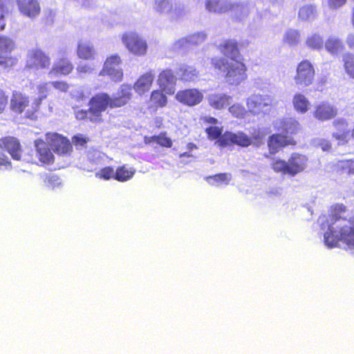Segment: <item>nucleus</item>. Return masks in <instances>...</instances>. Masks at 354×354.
<instances>
[{"label":"nucleus","instance_id":"f257e3e1","mask_svg":"<svg viewBox=\"0 0 354 354\" xmlns=\"http://www.w3.org/2000/svg\"><path fill=\"white\" fill-rule=\"evenodd\" d=\"M318 222L323 231L324 242L326 247L354 249V217L346 218L337 214L322 216Z\"/></svg>","mask_w":354,"mask_h":354},{"label":"nucleus","instance_id":"f03ea898","mask_svg":"<svg viewBox=\"0 0 354 354\" xmlns=\"http://www.w3.org/2000/svg\"><path fill=\"white\" fill-rule=\"evenodd\" d=\"M131 86L128 84H122L115 96L111 97L106 93H99L93 97L89 101L90 118L93 122L102 120V112L107 107L117 108L125 105L131 98Z\"/></svg>","mask_w":354,"mask_h":354},{"label":"nucleus","instance_id":"7ed1b4c3","mask_svg":"<svg viewBox=\"0 0 354 354\" xmlns=\"http://www.w3.org/2000/svg\"><path fill=\"white\" fill-rule=\"evenodd\" d=\"M212 64L220 71L225 82L230 85H240L248 78L247 67L241 59L214 57L212 59Z\"/></svg>","mask_w":354,"mask_h":354},{"label":"nucleus","instance_id":"20e7f679","mask_svg":"<svg viewBox=\"0 0 354 354\" xmlns=\"http://www.w3.org/2000/svg\"><path fill=\"white\" fill-rule=\"evenodd\" d=\"M307 165V157L297 153L291 154L288 161L274 158L271 162V167L275 172L290 176H295L302 172Z\"/></svg>","mask_w":354,"mask_h":354},{"label":"nucleus","instance_id":"39448f33","mask_svg":"<svg viewBox=\"0 0 354 354\" xmlns=\"http://www.w3.org/2000/svg\"><path fill=\"white\" fill-rule=\"evenodd\" d=\"M39 106V101L33 100L30 102L26 95L14 92L10 99V109L17 113H24L26 118H31Z\"/></svg>","mask_w":354,"mask_h":354},{"label":"nucleus","instance_id":"423d86ee","mask_svg":"<svg viewBox=\"0 0 354 354\" xmlns=\"http://www.w3.org/2000/svg\"><path fill=\"white\" fill-rule=\"evenodd\" d=\"M153 9L156 12L165 15L172 20L178 19L186 14L184 6L172 0H154Z\"/></svg>","mask_w":354,"mask_h":354},{"label":"nucleus","instance_id":"0eeeda50","mask_svg":"<svg viewBox=\"0 0 354 354\" xmlns=\"http://www.w3.org/2000/svg\"><path fill=\"white\" fill-rule=\"evenodd\" d=\"M205 8L209 12L223 13L229 10L240 12V18L247 17L249 8L246 5L232 4L228 0H206Z\"/></svg>","mask_w":354,"mask_h":354},{"label":"nucleus","instance_id":"6e6552de","mask_svg":"<svg viewBox=\"0 0 354 354\" xmlns=\"http://www.w3.org/2000/svg\"><path fill=\"white\" fill-rule=\"evenodd\" d=\"M122 42L128 51L136 56H144L147 53L148 46L146 40L135 32L124 33Z\"/></svg>","mask_w":354,"mask_h":354},{"label":"nucleus","instance_id":"1a4fd4ad","mask_svg":"<svg viewBox=\"0 0 354 354\" xmlns=\"http://www.w3.org/2000/svg\"><path fill=\"white\" fill-rule=\"evenodd\" d=\"M273 104L274 99L268 95H252L246 100L248 112L254 115L266 114Z\"/></svg>","mask_w":354,"mask_h":354},{"label":"nucleus","instance_id":"9d476101","mask_svg":"<svg viewBox=\"0 0 354 354\" xmlns=\"http://www.w3.org/2000/svg\"><path fill=\"white\" fill-rule=\"evenodd\" d=\"M15 43L9 37L0 35V66L6 68L15 64L16 58L11 56Z\"/></svg>","mask_w":354,"mask_h":354},{"label":"nucleus","instance_id":"9b49d317","mask_svg":"<svg viewBox=\"0 0 354 354\" xmlns=\"http://www.w3.org/2000/svg\"><path fill=\"white\" fill-rule=\"evenodd\" d=\"M315 76V70L312 64L308 60L301 62L297 67L294 77L295 84L306 87L312 84Z\"/></svg>","mask_w":354,"mask_h":354},{"label":"nucleus","instance_id":"f8f14e48","mask_svg":"<svg viewBox=\"0 0 354 354\" xmlns=\"http://www.w3.org/2000/svg\"><path fill=\"white\" fill-rule=\"evenodd\" d=\"M121 59L117 55H111L106 59L100 75H107L114 82H120L123 77V71L120 67Z\"/></svg>","mask_w":354,"mask_h":354},{"label":"nucleus","instance_id":"ddd939ff","mask_svg":"<svg viewBox=\"0 0 354 354\" xmlns=\"http://www.w3.org/2000/svg\"><path fill=\"white\" fill-rule=\"evenodd\" d=\"M216 144L221 147L232 144L247 147L252 144V141L250 136L242 131L236 133L226 132L219 138Z\"/></svg>","mask_w":354,"mask_h":354},{"label":"nucleus","instance_id":"4468645a","mask_svg":"<svg viewBox=\"0 0 354 354\" xmlns=\"http://www.w3.org/2000/svg\"><path fill=\"white\" fill-rule=\"evenodd\" d=\"M176 100L188 106H194L199 104L204 98L202 91L198 88H188L177 92Z\"/></svg>","mask_w":354,"mask_h":354},{"label":"nucleus","instance_id":"2eb2a0df","mask_svg":"<svg viewBox=\"0 0 354 354\" xmlns=\"http://www.w3.org/2000/svg\"><path fill=\"white\" fill-rule=\"evenodd\" d=\"M46 140L53 151L60 155H67L72 149L70 141L65 137L56 133H46Z\"/></svg>","mask_w":354,"mask_h":354},{"label":"nucleus","instance_id":"dca6fc26","mask_svg":"<svg viewBox=\"0 0 354 354\" xmlns=\"http://www.w3.org/2000/svg\"><path fill=\"white\" fill-rule=\"evenodd\" d=\"M20 14L28 19H35L41 12L38 0H16Z\"/></svg>","mask_w":354,"mask_h":354},{"label":"nucleus","instance_id":"f3484780","mask_svg":"<svg viewBox=\"0 0 354 354\" xmlns=\"http://www.w3.org/2000/svg\"><path fill=\"white\" fill-rule=\"evenodd\" d=\"M50 57L40 50H32L28 55L27 66L30 68H46L50 66Z\"/></svg>","mask_w":354,"mask_h":354},{"label":"nucleus","instance_id":"a211bd4d","mask_svg":"<svg viewBox=\"0 0 354 354\" xmlns=\"http://www.w3.org/2000/svg\"><path fill=\"white\" fill-rule=\"evenodd\" d=\"M176 77L171 70L162 71L158 78V84L166 94L173 95L176 91Z\"/></svg>","mask_w":354,"mask_h":354},{"label":"nucleus","instance_id":"6ab92c4d","mask_svg":"<svg viewBox=\"0 0 354 354\" xmlns=\"http://www.w3.org/2000/svg\"><path fill=\"white\" fill-rule=\"evenodd\" d=\"M73 69V65L72 62L66 57H61L54 62L48 75L50 77L60 75L66 76L70 74Z\"/></svg>","mask_w":354,"mask_h":354},{"label":"nucleus","instance_id":"aec40b11","mask_svg":"<svg viewBox=\"0 0 354 354\" xmlns=\"http://www.w3.org/2000/svg\"><path fill=\"white\" fill-rule=\"evenodd\" d=\"M333 125L336 131L333 133V137L338 141L339 145L347 143L351 138L348 122L344 119L338 118L333 122Z\"/></svg>","mask_w":354,"mask_h":354},{"label":"nucleus","instance_id":"412c9836","mask_svg":"<svg viewBox=\"0 0 354 354\" xmlns=\"http://www.w3.org/2000/svg\"><path fill=\"white\" fill-rule=\"evenodd\" d=\"M0 148L7 151L12 159L20 160L21 158V148L17 139L13 137H7L0 140Z\"/></svg>","mask_w":354,"mask_h":354},{"label":"nucleus","instance_id":"4be33fe9","mask_svg":"<svg viewBox=\"0 0 354 354\" xmlns=\"http://www.w3.org/2000/svg\"><path fill=\"white\" fill-rule=\"evenodd\" d=\"M274 127L281 133L292 135L299 130L300 124L296 119L288 118L276 120L274 122Z\"/></svg>","mask_w":354,"mask_h":354},{"label":"nucleus","instance_id":"5701e85b","mask_svg":"<svg viewBox=\"0 0 354 354\" xmlns=\"http://www.w3.org/2000/svg\"><path fill=\"white\" fill-rule=\"evenodd\" d=\"M337 109L331 104L322 102L315 106L314 117L321 121L330 120L337 115Z\"/></svg>","mask_w":354,"mask_h":354},{"label":"nucleus","instance_id":"b1692460","mask_svg":"<svg viewBox=\"0 0 354 354\" xmlns=\"http://www.w3.org/2000/svg\"><path fill=\"white\" fill-rule=\"evenodd\" d=\"M154 80V74L152 72H147L142 75L133 85L134 91L139 95H143L149 91Z\"/></svg>","mask_w":354,"mask_h":354},{"label":"nucleus","instance_id":"393cba45","mask_svg":"<svg viewBox=\"0 0 354 354\" xmlns=\"http://www.w3.org/2000/svg\"><path fill=\"white\" fill-rule=\"evenodd\" d=\"M207 102L212 108L218 110L230 105L232 97L225 93H211L207 97Z\"/></svg>","mask_w":354,"mask_h":354},{"label":"nucleus","instance_id":"a878e982","mask_svg":"<svg viewBox=\"0 0 354 354\" xmlns=\"http://www.w3.org/2000/svg\"><path fill=\"white\" fill-rule=\"evenodd\" d=\"M35 147L37 156L42 163L50 164L53 162L54 156L44 140H36L35 141Z\"/></svg>","mask_w":354,"mask_h":354},{"label":"nucleus","instance_id":"bb28decb","mask_svg":"<svg viewBox=\"0 0 354 354\" xmlns=\"http://www.w3.org/2000/svg\"><path fill=\"white\" fill-rule=\"evenodd\" d=\"M219 49L227 57V59H241L237 44L234 40L224 41L219 45Z\"/></svg>","mask_w":354,"mask_h":354},{"label":"nucleus","instance_id":"cd10ccee","mask_svg":"<svg viewBox=\"0 0 354 354\" xmlns=\"http://www.w3.org/2000/svg\"><path fill=\"white\" fill-rule=\"evenodd\" d=\"M333 171L339 175H354V159H344L335 162Z\"/></svg>","mask_w":354,"mask_h":354},{"label":"nucleus","instance_id":"c85d7f7f","mask_svg":"<svg viewBox=\"0 0 354 354\" xmlns=\"http://www.w3.org/2000/svg\"><path fill=\"white\" fill-rule=\"evenodd\" d=\"M290 141V139L282 134L272 135L268 140V148L270 153H277L281 148L289 145Z\"/></svg>","mask_w":354,"mask_h":354},{"label":"nucleus","instance_id":"c756f323","mask_svg":"<svg viewBox=\"0 0 354 354\" xmlns=\"http://www.w3.org/2000/svg\"><path fill=\"white\" fill-rule=\"evenodd\" d=\"M292 102L295 110L299 113L304 114L310 109V101L301 93L294 95Z\"/></svg>","mask_w":354,"mask_h":354},{"label":"nucleus","instance_id":"7c9ffc66","mask_svg":"<svg viewBox=\"0 0 354 354\" xmlns=\"http://www.w3.org/2000/svg\"><path fill=\"white\" fill-rule=\"evenodd\" d=\"M95 51L93 46L87 41H81L78 44L77 55L80 59L93 60Z\"/></svg>","mask_w":354,"mask_h":354},{"label":"nucleus","instance_id":"2f4dec72","mask_svg":"<svg viewBox=\"0 0 354 354\" xmlns=\"http://www.w3.org/2000/svg\"><path fill=\"white\" fill-rule=\"evenodd\" d=\"M317 15L315 6L306 4L301 6L298 11V17L301 21H309L315 19Z\"/></svg>","mask_w":354,"mask_h":354},{"label":"nucleus","instance_id":"473e14b6","mask_svg":"<svg viewBox=\"0 0 354 354\" xmlns=\"http://www.w3.org/2000/svg\"><path fill=\"white\" fill-rule=\"evenodd\" d=\"M232 178V176L231 174L222 173L216 174L212 176H208L206 178V180L211 185L216 187H222L227 185L230 183Z\"/></svg>","mask_w":354,"mask_h":354},{"label":"nucleus","instance_id":"72a5a7b5","mask_svg":"<svg viewBox=\"0 0 354 354\" xmlns=\"http://www.w3.org/2000/svg\"><path fill=\"white\" fill-rule=\"evenodd\" d=\"M305 44L310 49L320 50L324 46V39L320 34L314 32L306 37Z\"/></svg>","mask_w":354,"mask_h":354},{"label":"nucleus","instance_id":"f704fd0d","mask_svg":"<svg viewBox=\"0 0 354 354\" xmlns=\"http://www.w3.org/2000/svg\"><path fill=\"white\" fill-rule=\"evenodd\" d=\"M181 79L185 82H194L198 77V71L189 66H181L179 68Z\"/></svg>","mask_w":354,"mask_h":354},{"label":"nucleus","instance_id":"c9c22d12","mask_svg":"<svg viewBox=\"0 0 354 354\" xmlns=\"http://www.w3.org/2000/svg\"><path fill=\"white\" fill-rule=\"evenodd\" d=\"M136 173V169L128 165H123L119 167L115 170L116 180L120 182H125L133 176Z\"/></svg>","mask_w":354,"mask_h":354},{"label":"nucleus","instance_id":"e433bc0d","mask_svg":"<svg viewBox=\"0 0 354 354\" xmlns=\"http://www.w3.org/2000/svg\"><path fill=\"white\" fill-rule=\"evenodd\" d=\"M162 90H154L150 96V103L156 108L165 107L167 104V97L163 93Z\"/></svg>","mask_w":354,"mask_h":354},{"label":"nucleus","instance_id":"4c0bfd02","mask_svg":"<svg viewBox=\"0 0 354 354\" xmlns=\"http://www.w3.org/2000/svg\"><path fill=\"white\" fill-rule=\"evenodd\" d=\"M145 141L147 144L157 143L165 147H171L172 145L171 140L167 137L165 133H160L157 136L145 137Z\"/></svg>","mask_w":354,"mask_h":354},{"label":"nucleus","instance_id":"58836bf2","mask_svg":"<svg viewBox=\"0 0 354 354\" xmlns=\"http://www.w3.org/2000/svg\"><path fill=\"white\" fill-rule=\"evenodd\" d=\"M283 41L290 46L297 45L300 41L299 32L294 29L287 30L283 36Z\"/></svg>","mask_w":354,"mask_h":354},{"label":"nucleus","instance_id":"ea45409f","mask_svg":"<svg viewBox=\"0 0 354 354\" xmlns=\"http://www.w3.org/2000/svg\"><path fill=\"white\" fill-rule=\"evenodd\" d=\"M342 47L340 40L335 37H330L325 43L326 50L331 54H337Z\"/></svg>","mask_w":354,"mask_h":354},{"label":"nucleus","instance_id":"a19ab883","mask_svg":"<svg viewBox=\"0 0 354 354\" xmlns=\"http://www.w3.org/2000/svg\"><path fill=\"white\" fill-rule=\"evenodd\" d=\"M10 0H0V31L6 26V16L9 12Z\"/></svg>","mask_w":354,"mask_h":354},{"label":"nucleus","instance_id":"79ce46f5","mask_svg":"<svg viewBox=\"0 0 354 354\" xmlns=\"http://www.w3.org/2000/svg\"><path fill=\"white\" fill-rule=\"evenodd\" d=\"M229 113L236 118H243L248 113L245 107L240 103H235L228 108Z\"/></svg>","mask_w":354,"mask_h":354},{"label":"nucleus","instance_id":"37998d69","mask_svg":"<svg viewBox=\"0 0 354 354\" xmlns=\"http://www.w3.org/2000/svg\"><path fill=\"white\" fill-rule=\"evenodd\" d=\"M52 82H42L37 85V88L38 91L39 96L35 98V100H39V104L41 101L47 97L48 93H49L50 88L52 87Z\"/></svg>","mask_w":354,"mask_h":354},{"label":"nucleus","instance_id":"c03bdc74","mask_svg":"<svg viewBox=\"0 0 354 354\" xmlns=\"http://www.w3.org/2000/svg\"><path fill=\"white\" fill-rule=\"evenodd\" d=\"M344 66L346 73L354 79V55L347 54L344 57Z\"/></svg>","mask_w":354,"mask_h":354},{"label":"nucleus","instance_id":"a18cd8bd","mask_svg":"<svg viewBox=\"0 0 354 354\" xmlns=\"http://www.w3.org/2000/svg\"><path fill=\"white\" fill-rule=\"evenodd\" d=\"M99 64L95 62L91 63L80 62L77 66V72L80 74H90L93 73Z\"/></svg>","mask_w":354,"mask_h":354},{"label":"nucleus","instance_id":"49530a36","mask_svg":"<svg viewBox=\"0 0 354 354\" xmlns=\"http://www.w3.org/2000/svg\"><path fill=\"white\" fill-rule=\"evenodd\" d=\"M267 135L266 131L263 129H254L252 132H251V137L252 144L254 145H259L263 138Z\"/></svg>","mask_w":354,"mask_h":354},{"label":"nucleus","instance_id":"de8ad7c7","mask_svg":"<svg viewBox=\"0 0 354 354\" xmlns=\"http://www.w3.org/2000/svg\"><path fill=\"white\" fill-rule=\"evenodd\" d=\"M95 176L104 180H109L112 178L116 180L115 171L110 167H106L102 169L100 171L95 174Z\"/></svg>","mask_w":354,"mask_h":354},{"label":"nucleus","instance_id":"09e8293b","mask_svg":"<svg viewBox=\"0 0 354 354\" xmlns=\"http://www.w3.org/2000/svg\"><path fill=\"white\" fill-rule=\"evenodd\" d=\"M45 185L50 189H55L61 186L60 178L55 175H47L44 179Z\"/></svg>","mask_w":354,"mask_h":354},{"label":"nucleus","instance_id":"8fccbe9b","mask_svg":"<svg viewBox=\"0 0 354 354\" xmlns=\"http://www.w3.org/2000/svg\"><path fill=\"white\" fill-rule=\"evenodd\" d=\"M190 44L199 45L202 44L207 38L205 32H198L187 36Z\"/></svg>","mask_w":354,"mask_h":354},{"label":"nucleus","instance_id":"3c124183","mask_svg":"<svg viewBox=\"0 0 354 354\" xmlns=\"http://www.w3.org/2000/svg\"><path fill=\"white\" fill-rule=\"evenodd\" d=\"M189 44L187 37H183L175 41L171 46V48L174 51H178L183 48L188 46Z\"/></svg>","mask_w":354,"mask_h":354},{"label":"nucleus","instance_id":"603ef678","mask_svg":"<svg viewBox=\"0 0 354 354\" xmlns=\"http://www.w3.org/2000/svg\"><path fill=\"white\" fill-rule=\"evenodd\" d=\"M208 137L211 139L219 138L222 133V128L216 126H212L206 129Z\"/></svg>","mask_w":354,"mask_h":354},{"label":"nucleus","instance_id":"864d4df0","mask_svg":"<svg viewBox=\"0 0 354 354\" xmlns=\"http://www.w3.org/2000/svg\"><path fill=\"white\" fill-rule=\"evenodd\" d=\"M71 96L77 102H83L86 100V97L84 95V91L81 88H78L71 91Z\"/></svg>","mask_w":354,"mask_h":354},{"label":"nucleus","instance_id":"5fc2aeb1","mask_svg":"<svg viewBox=\"0 0 354 354\" xmlns=\"http://www.w3.org/2000/svg\"><path fill=\"white\" fill-rule=\"evenodd\" d=\"M52 86L55 89L62 92H66L69 89V85L63 81L52 82Z\"/></svg>","mask_w":354,"mask_h":354},{"label":"nucleus","instance_id":"6e6d98bb","mask_svg":"<svg viewBox=\"0 0 354 354\" xmlns=\"http://www.w3.org/2000/svg\"><path fill=\"white\" fill-rule=\"evenodd\" d=\"M346 0H327V5L330 9H337L342 7Z\"/></svg>","mask_w":354,"mask_h":354},{"label":"nucleus","instance_id":"4d7b16f0","mask_svg":"<svg viewBox=\"0 0 354 354\" xmlns=\"http://www.w3.org/2000/svg\"><path fill=\"white\" fill-rule=\"evenodd\" d=\"M73 142L77 146H84L88 142V138L82 135H77L73 137Z\"/></svg>","mask_w":354,"mask_h":354},{"label":"nucleus","instance_id":"13d9d810","mask_svg":"<svg viewBox=\"0 0 354 354\" xmlns=\"http://www.w3.org/2000/svg\"><path fill=\"white\" fill-rule=\"evenodd\" d=\"M8 104V97L5 93L0 89V114L4 111Z\"/></svg>","mask_w":354,"mask_h":354},{"label":"nucleus","instance_id":"bf43d9fd","mask_svg":"<svg viewBox=\"0 0 354 354\" xmlns=\"http://www.w3.org/2000/svg\"><path fill=\"white\" fill-rule=\"evenodd\" d=\"M75 117L78 120H84L85 118L89 119L90 115V109L87 111L84 110H77L75 111Z\"/></svg>","mask_w":354,"mask_h":354},{"label":"nucleus","instance_id":"052dcab7","mask_svg":"<svg viewBox=\"0 0 354 354\" xmlns=\"http://www.w3.org/2000/svg\"><path fill=\"white\" fill-rule=\"evenodd\" d=\"M319 146L321 147L322 149L324 151H327L330 149V144L328 141L326 140H322L319 143Z\"/></svg>","mask_w":354,"mask_h":354},{"label":"nucleus","instance_id":"680f3d73","mask_svg":"<svg viewBox=\"0 0 354 354\" xmlns=\"http://www.w3.org/2000/svg\"><path fill=\"white\" fill-rule=\"evenodd\" d=\"M203 120L205 122H207V123L211 124H216L218 123L217 119L210 117V116H205L203 118Z\"/></svg>","mask_w":354,"mask_h":354},{"label":"nucleus","instance_id":"e2e57ef3","mask_svg":"<svg viewBox=\"0 0 354 354\" xmlns=\"http://www.w3.org/2000/svg\"><path fill=\"white\" fill-rule=\"evenodd\" d=\"M10 165V162L8 160V158L6 156L0 154V166H8Z\"/></svg>","mask_w":354,"mask_h":354},{"label":"nucleus","instance_id":"0e129e2a","mask_svg":"<svg viewBox=\"0 0 354 354\" xmlns=\"http://www.w3.org/2000/svg\"><path fill=\"white\" fill-rule=\"evenodd\" d=\"M347 44L348 46L354 50V35L351 34L347 38Z\"/></svg>","mask_w":354,"mask_h":354},{"label":"nucleus","instance_id":"69168bd1","mask_svg":"<svg viewBox=\"0 0 354 354\" xmlns=\"http://www.w3.org/2000/svg\"><path fill=\"white\" fill-rule=\"evenodd\" d=\"M261 81V79H256L254 80V85L257 88L263 89V87L259 85V82Z\"/></svg>","mask_w":354,"mask_h":354},{"label":"nucleus","instance_id":"338daca9","mask_svg":"<svg viewBox=\"0 0 354 354\" xmlns=\"http://www.w3.org/2000/svg\"><path fill=\"white\" fill-rule=\"evenodd\" d=\"M336 208L339 212H344L345 211V207L342 205H338Z\"/></svg>","mask_w":354,"mask_h":354},{"label":"nucleus","instance_id":"774afa93","mask_svg":"<svg viewBox=\"0 0 354 354\" xmlns=\"http://www.w3.org/2000/svg\"><path fill=\"white\" fill-rule=\"evenodd\" d=\"M351 137L354 139V127L351 133Z\"/></svg>","mask_w":354,"mask_h":354}]
</instances>
